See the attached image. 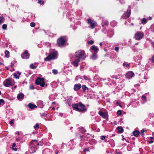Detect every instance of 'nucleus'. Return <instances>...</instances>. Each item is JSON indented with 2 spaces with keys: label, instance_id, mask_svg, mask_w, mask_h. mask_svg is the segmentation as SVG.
Listing matches in <instances>:
<instances>
[{
  "label": "nucleus",
  "instance_id": "f257e3e1",
  "mask_svg": "<svg viewBox=\"0 0 154 154\" xmlns=\"http://www.w3.org/2000/svg\"><path fill=\"white\" fill-rule=\"evenodd\" d=\"M38 145L37 141L36 140H32L30 143L29 144V152L31 153L34 152L36 149V146Z\"/></svg>",
  "mask_w": 154,
  "mask_h": 154
},
{
  "label": "nucleus",
  "instance_id": "f03ea898",
  "mask_svg": "<svg viewBox=\"0 0 154 154\" xmlns=\"http://www.w3.org/2000/svg\"><path fill=\"white\" fill-rule=\"evenodd\" d=\"M75 57L80 59H85L86 56L85 51L82 50H79L76 51L75 53Z\"/></svg>",
  "mask_w": 154,
  "mask_h": 154
},
{
  "label": "nucleus",
  "instance_id": "7ed1b4c3",
  "mask_svg": "<svg viewBox=\"0 0 154 154\" xmlns=\"http://www.w3.org/2000/svg\"><path fill=\"white\" fill-rule=\"evenodd\" d=\"M73 108L79 111H82L86 110L85 106L81 103L73 104L72 105Z\"/></svg>",
  "mask_w": 154,
  "mask_h": 154
},
{
  "label": "nucleus",
  "instance_id": "20e7f679",
  "mask_svg": "<svg viewBox=\"0 0 154 154\" xmlns=\"http://www.w3.org/2000/svg\"><path fill=\"white\" fill-rule=\"evenodd\" d=\"M57 52L53 50L52 53H50L49 55L45 58V61H49L57 58Z\"/></svg>",
  "mask_w": 154,
  "mask_h": 154
},
{
  "label": "nucleus",
  "instance_id": "39448f33",
  "mask_svg": "<svg viewBox=\"0 0 154 154\" xmlns=\"http://www.w3.org/2000/svg\"><path fill=\"white\" fill-rule=\"evenodd\" d=\"M3 83L5 86L8 87L14 85L15 84V82L13 79L10 78L5 80Z\"/></svg>",
  "mask_w": 154,
  "mask_h": 154
},
{
  "label": "nucleus",
  "instance_id": "423d86ee",
  "mask_svg": "<svg viewBox=\"0 0 154 154\" xmlns=\"http://www.w3.org/2000/svg\"><path fill=\"white\" fill-rule=\"evenodd\" d=\"M35 83L37 85H39L42 87H44L45 85L44 79L43 78L38 77L35 81Z\"/></svg>",
  "mask_w": 154,
  "mask_h": 154
},
{
  "label": "nucleus",
  "instance_id": "0eeeda50",
  "mask_svg": "<svg viewBox=\"0 0 154 154\" xmlns=\"http://www.w3.org/2000/svg\"><path fill=\"white\" fill-rule=\"evenodd\" d=\"M65 42V40L63 37L60 38L57 40V44L60 47L63 46Z\"/></svg>",
  "mask_w": 154,
  "mask_h": 154
},
{
  "label": "nucleus",
  "instance_id": "6e6552de",
  "mask_svg": "<svg viewBox=\"0 0 154 154\" xmlns=\"http://www.w3.org/2000/svg\"><path fill=\"white\" fill-rule=\"evenodd\" d=\"M143 32H138L135 34V39L140 40L143 38Z\"/></svg>",
  "mask_w": 154,
  "mask_h": 154
},
{
  "label": "nucleus",
  "instance_id": "1a4fd4ad",
  "mask_svg": "<svg viewBox=\"0 0 154 154\" xmlns=\"http://www.w3.org/2000/svg\"><path fill=\"white\" fill-rule=\"evenodd\" d=\"M87 20L88 21V23L90 25L92 29L94 28L97 24L96 23L91 19H88Z\"/></svg>",
  "mask_w": 154,
  "mask_h": 154
},
{
  "label": "nucleus",
  "instance_id": "9d476101",
  "mask_svg": "<svg viewBox=\"0 0 154 154\" xmlns=\"http://www.w3.org/2000/svg\"><path fill=\"white\" fill-rule=\"evenodd\" d=\"M134 75V73L132 71H129L128 72L126 75V77L128 79L131 78Z\"/></svg>",
  "mask_w": 154,
  "mask_h": 154
},
{
  "label": "nucleus",
  "instance_id": "9b49d317",
  "mask_svg": "<svg viewBox=\"0 0 154 154\" xmlns=\"http://www.w3.org/2000/svg\"><path fill=\"white\" fill-rule=\"evenodd\" d=\"M29 57V54L28 53L27 51H25L23 54L21 55V57L23 59H28Z\"/></svg>",
  "mask_w": 154,
  "mask_h": 154
},
{
  "label": "nucleus",
  "instance_id": "f8f14e48",
  "mask_svg": "<svg viewBox=\"0 0 154 154\" xmlns=\"http://www.w3.org/2000/svg\"><path fill=\"white\" fill-rule=\"evenodd\" d=\"M80 59L76 57L75 60L71 63L72 64L75 66L77 67L79 65L78 63L80 61Z\"/></svg>",
  "mask_w": 154,
  "mask_h": 154
},
{
  "label": "nucleus",
  "instance_id": "ddd939ff",
  "mask_svg": "<svg viewBox=\"0 0 154 154\" xmlns=\"http://www.w3.org/2000/svg\"><path fill=\"white\" fill-rule=\"evenodd\" d=\"M98 113L101 116L104 118H106L108 116V114L106 112H104L101 111H99Z\"/></svg>",
  "mask_w": 154,
  "mask_h": 154
},
{
  "label": "nucleus",
  "instance_id": "4468645a",
  "mask_svg": "<svg viewBox=\"0 0 154 154\" xmlns=\"http://www.w3.org/2000/svg\"><path fill=\"white\" fill-rule=\"evenodd\" d=\"M81 87V85L80 84H76L75 85L74 87V90L75 91L78 90Z\"/></svg>",
  "mask_w": 154,
  "mask_h": 154
},
{
  "label": "nucleus",
  "instance_id": "2eb2a0df",
  "mask_svg": "<svg viewBox=\"0 0 154 154\" xmlns=\"http://www.w3.org/2000/svg\"><path fill=\"white\" fill-rule=\"evenodd\" d=\"M24 97V94L22 93H21L18 94V95L17 96V98L19 100H21Z\"/></svg>",
  "mask_w": 154,
  "mask_h": 154
},
{
  "label": "nucleus",
  "instance_id": "dca6fc26",
  "mask_svg": "<svg viewBox=\"0 0 154 154\" xmlns=\"http://www.w3.org/2000/svg\"><path fill=\"white\" fill-rule=\"evenodd\" d=\"M21 74V73L18 71L16 73H14V76L16 79H19V76Z\"/></svg>",
  "mask_w": 154,
  "mask_h": 154
},
{
  "label": "nucleus",
  "instance_id": "f3484780",
  "mask_svg": "<svg viewBox=\"0 0 154 154\" xmlns=\"http://www.w3.org/2000/svg\"><path fill=\"white\" fill-rule=\"evenodd\" d=\"M91 49L94 52L98 51V48L95 45L92 46L91 47Z\"/></svg>",
  "mask_w": 154,
  "mask_h": 154
},
{
  "label": "nucleus",
  "instance_id": "a211bd4d",
  "mask_svg": "<svg viewBox=\"0 0 154 154\" xmlns=\"http://www.w3.org/2000/svg\"><path fill=\"white\" fill-rule=\"evenodd\" d=\"M28 106L29 107L30 109H33L37 107V106L35 105H34L30 103L29 104Z\"/></svg>",
  "mask_w": 154,
  "mask_h": 154
},
{
  "label": "nucleus",
  "instance_id": "6ab92c4d",
  "mask_svg": "<svg viewBox=\"0 0 154 154\" xmlns=\"http://www.w3.org/2000/svg\"><path fill=\"white\" fill-rule=\"evenodd\" d=\"M117 129L118 130V131L119 133H122L123 131V129L122 127H118L117 128Z\"/></svg>",
  "mask_w": 154,
  "mask_h": 154
},
{
  "label": "nucleus",
  "instance_id": "aec40b11",
  "mask_svg": "<svg viewBox=\"0 0 154 154\" xmlns=\"http://www.w3.org/2000/svg\"><path fill=\"white\" fill-rule=\"evenodd\" d=\"M5 57L7 58H9L10 56V53L8 51L6 50L5 52Z\"/></svg>",
  "mask_w": 154,
  "mask_h": 154
},
{
  "label": "nucleus",
  "instance_id": "412c9836",
  "mask_svg": "<svg viewBox=\"0 0 154 154\" xmlns=\"http://www.w3.org/2000/svg\"><path fill=\"white\" fill-rule=\"evenodd\" d=\"M131 13V10H128L127 11L126 13V17H128L130 16Z\"/></svg>",
  "mask_w": 154,
  "mask_h": 154
},
{
  "label": "nucleus",
  "instance_id": "4be33fe9",
  "mask_svg": "<svg viewBox=\"0 0 154 154\" xmlns=\"http://www.w3.org/2000/svg\"><path fill=\"white\" fill-rule=\"evenodd\" d=\"M97 57V55L95 54H93L91 56V58L93 60H95Z\"/></svg>",
  "mask_w": 154,
  "mask_h": 154
},
{
  "label": "nucleus",
  "instance_id": "5701e85b",
  "mask_svg": "<svg viewBox=\"0 0 154 154\" xmlns=\"http://www.w3.org/2000/svg\"><path fill=\"white\" fill-rule=\"evenodd\" d=\"M123 65L124 66L128 67L129 66V64L128 63L125 62L123 63Z\"/></svg>",
  "mask_w": 154,
  "mask_h": 154
},
{
  "label": "nucleus",
  "instance_id": "b1692460",
  "mask_svg": "<svg viewBox=\"0 0 154 154\" xmlns=\"http://www.w3.org/2000/svg\"><path fill=\"white\" fill-rule=\"evenodd\" d=\"M5 19L3 17H0V24L3 23Z\"/></svg>",
  "mask_w": 154,
  "mask_h": 154
},
{
  "label": "nucleus",
  "instance_id": "393cba45",
  "mask_svg": "<svg viewBox=\"0 0 154 154\" xmlns=\"http://www.w3.org/2000/svg\"><path fill=\"white\" fill-rule=\"evenodd\" d=\"M147 22V20L145 18H143L142 20V23L143 24H145Z\"/></svg>",
  "mask_w": 154,
  "mask_h": 154
},
{
  "label": "nucleus",
  "instance_id": "a878e982",
  "mask_svg": "<svg viewBox=\"0 0 154 154\" xmlns=\"http://www.w3.org/2000/svg\"><path fill=\"white\" fill-rule=\"evenodd\" d=\"M140 134V132L138 131L135 130V137H137Z\"/></svg>",
  "mask_w": 154,
  "mask_h": 154
},
{
  "label": "nucleus",
  "instance_id": "bb28decb",
  "mask_svg": "<svg viewBox=\"0 0 154 154\" xmlns=\"http://www.w3.org/2000/svg\"><path fill=\"white\" fill-rule=\"evenodd\" d=\"M30 67L32 69H35L36 68V66H34L33 64H31L30 65Z\"/></svg>",
  "mask_w": 154,
  "mask_h": 154
},
{
  "label": "nucleus",
  "instance_id": "cd10ccee",
  "mask_svg": "<svg viewBox=\"0 0 154 154\" xmlns=\"http://www.w3.org/2000/svg\"><path fill=\"white\" fill-rule=\"evenodd\" d=\"M146 131V129H143L141 131V134L143 136L144 134V132L145 131Z\"/></svg>",
  "mask_w": 154,
  "mask_h": 154
},
{
  "label": "nucleus",
  "instance_id": "c85d7f7f",
  "mask_svg": "<svg viewBox=\"0 0 154 154\" xmlns=\"http://www.w3.org/2000/svg\"><path fill=\"white\" fill-rule=\"evenodd\" d=\"M82 88L84 91H85L86 88H87L85 86V85H83L82 86Z\"/></svg>",
  "mask_w": 154,
  "mask_h": 154
},
{
  "label": "nucleus",
  "instance_id": "c756f323",
  "mask_svg": "<svg viewBox=\"0 0 154 154\" xmlns=\"http://www.w3.org/2000/svg\"><path fill=\"white\" fill-rule=\"evenodd\" d=\"M7 25L5 24H3L2 26V28L4 29H6L7 28Z\"/></svg>",
  "mask_w": 154,
  "mask_h": 154
},
{
  "label": "nucleus",
  "instance_id": "7c9ffc66",
  "mask_svg": "<svg viewBox=\"0 0 154 154\" xmlns=\"http://www.w3.org/2000/svg\"><path fill=\"white\" fill-rule=\"evenodd\" d=\"M88 43L91 45H92L94 43V41L92 40H90L88 42Z\"/></svg>",
  "mask_w": 154,
  "mask_h": 154
},
{
  "label": "nucleus",
  "instance_id": "2f4dec72",
  "mask_svg": "<svg viewBox=\"0 0 154 154\" xmlns=\"http://www.w3.org/2000/svg\"><path fill=\"white\" fill-rule=\"evenodd\" d=\"M35 23L34 22H32L30 23V26L32 27H33L35 26Z\"/></svg>",
  "mask_w": 154,
  "mask_h": 154
},
{
  "label": "nucleus",
  "instance_id": "473e14b6",
  "mask_svg": "<svg viewBox=\"0 0 154 154\" xmlns=\"http://www.w3.org/2000/svg\"><path fill=\"white\" fill-rule=\"evenodd\" d=\"M5 103L4 100L2 99H0V105H1L2 103L3 104Z\"/></svg>",
  "mask_w": 154,
  "mask_h": 154
},
{
  "label": "nucleus",
  "instance_id": "72a5a7b5",
  "mask_svg": "<svg viewBox=\"0 0 154 154\" xmlns=\"http://www.w3.org/2000/svg\"><path fill=\"white\" fill-rule=\"evenodd\" d=\"M39 127V125L38 124H36L34 126V128L35 129H37V128H38Z\"/></svg>",
  "mask_w": 154,
  "mask_h": 154
},
{
  "label": "nucleus",
  "instance_id": "f704fd0d",
  "mask_svg": "<svg viewBox=\"0 0 154 154\" xmlns=\"http://www.w3.org/2000/svg\"><path fill=\"white\" fill-rule=\"evenodd\" d=\"M142 98L143 100H144V101H146V96H143Z\"/></svg>",
  "mask_w": 154,
  "mask_h": 154
},
{
  "label": "nucleus",
  "instance_id": "c9c22d12",
  "mask_svg": "<svg viewBox=\"0 0 154 154\" xmlns=\"http://www.w3.org/2000/svg\"><path fill=\"white\" fill-rule=\"evenodd\" d=\"M53 73L55 74H57V70L54 69L52 70Z\"/></svg>",
  "mask_w": 154,
  "mask_h": 154
},
{
  "label": "nucleus",
  "instance_id": "e433bc0d",
  "mask_svg": "<svg viewBox=\"0 0 154 154\" xmlns=\"http://www.w3.org/2000/svg\"><path fill=\"white\" fill-rule=\"evenodd\" d=\"M83 77L85 80H89V79L85 75H84L83 76Z\"/></svg>",
  "mask_w": 154,
  "mask_h": 154
},
{
  "label": "nucleus",
  "instance_id": "4c0bfd02",
  "mask_svg": "<svg viewBox=\"0 0 154 154\" xmlns=\"http://www.w3.org/2000/svg\"><path fill=\"white\" fill-rule=\"evenodd\" d=\"M117 113L119 115H121L122 114L121 111L120 110H119L117 112Z\"/></svg>",
  "mask_w": 154,
  "mask_h": 154
},
{
  "label": "nucleus",
  "instance_id": "58836bf2",
  "mask_svg": "<svg viewBox=\"0 0 154 154\" xmlns=\"http://www.w3.org/2000/svg\"><path fill=\"white\" fill-rule=\"evenodd\" d=\"M14 119L12 120L10 122V124H13L14 123Z\"/></svg>",
  "mask_w": 154,
  "mask_h": 154
},
{
  "label": "nucleus",
  "instance_id": "ea45409f",
  "mask_svg": "<svg viewBox=\"0 0 154 154\" xmlns=\"http://www.w3.org/2000/svg\"><path fill=\"white\" fill-rule=\"evenodd\" d=\"M115 49L116 51H118L119 50V48L118 47H116L115 48Z\"/></svg>",
  "mask_w": 154,
  "mask_h": 154
},
{
  "label": "nucleus",
  "instance_id": "a19ab883",
  "mask_svg": "<svg viewBox=\"0 0 154 154\" xmlns=\"http://www.w3.org/2000/svg\"><path fill=\"white\" fill-rule=\"evenodd\" d=\"M30 88L32 90L34 89V87L32 85H30Z\"/></svg>",
  "mask_w": 154,
  "mask_h": 154
},
{
  "label": "nucleus",
  "instance_id": "79ce46f5",
  "mask_svg": "<svg viewBox=\"0 0 154 154\" xmlns=\"http://www.w3.org/2000/svg\"><path fill=\"white\" fill-rule=\"evenodd\" d=\"M105 139V137L104 136H103L101 137V139L102 140H103Z\"/></svg>",
  "mask_w": 154,
  "mask_h": 154
},
{
  "label": "nucleus",
  "instance_id": "37998d69",
  "mask_svg": "<svg viewBox=\"0 0 154 154\" xmlns=\"http://www.w3.org/2000/svg\"><path fill=\"white\" fill-rule=\"evenodd\" d=\"M12 149L15 151H17V149L16 148H12Z\"/></svg>",
  "mask_w": 154,
  "mask_h": 154
},
{
  "label": "nucleus",
  "instance_id": "c03bdc74",
  "mask_svg": "<svg viewBox=\"0 0 154 154\" xmlns=\"http://www.w3.org/2000/svg\"><path fill=\"white\" fill-rule=\"evenodd\" d=\"M16 146V144L15 143H14L12 145V148H14Z\"/></svg>",
  "mask_w": 154,
  "mask_h": 154
},
{
  "label": "nucleus",
  "instance_id": "a18cd8bd",
  "mask_svg": "<svg viewBox=\"0 0 154 154\" xmlns=\"http://www.w3.org/2000/svg\"><path fill=\"white\" fill-rule=\"evenodd\" d=\"M152 62H154V56L152 57Z\"/></svg>",
  "mask_w": 154,
  "mask_h": 154
},
{
  "label": "nucleus",
  "instance_id": "49530a36",
  "mask_svg": "<svg viewBox=\"0 0 154 154\" xmlns=\"http://www.w3.org/2000/svg\"><path fill=\"white\" fill-rule=\"evenodd\" d=\"M41 2H42V1L39 0L38 1V3H39V4H41Z\"/></svg>",
  "mask_w": 154,
  "mask_h": 154
},
{
  "label": "nucleus",
  "instance_id": "de8ad7c7",
  "mask_svg": "<svg viewBox=\"0 0 154 154\" xmlns=\"http://www.w3.org/2000/svg\"><path fill=\"white\" fill-rule=\"evenodd\" d=\"M153 142V141H152V140H151L150 141H149V143H152Z\"/></svg>",
  "mask_w": 154,
  "mask_h": 154
},
{
  "label": "nucleus",
  "instance_id": "09e8293b",
  "mask_svg": "<svg viewBox=\"0 0 154 154\" xmlns=\"http://www.w3.org/2000/svg\"><path fill=\"white\" fill-rule=\"evenodd\" d=\"M102 45H103V44H102V42H100V46H101Z\"/></svg>",
  "mask_w": 154,
  "mask_h": 154
},
{
  "label": "nucleus",
  "instance_id": "8fccbe9b",
  "mask_svg": "<svg viewBox=\"0 0 154 154\" xmlns=\"http://www.w3.org/2000/svg\"><path fill=\"white\" fill-rule=\"evenodd\" d=\"M152 45L153 46V48L154 49V42L152 43Z\"/></svg>",
  "mask_w": 154,
  "mask_h": 154
},
{
  "label": "nucleus",
  "instance_id": "3c124183",
  "mask_svg": "<svg viewBox=\"0 0 154 154\" xmlns=\"http://www.w3.org/2000/svg\"><path fill=\"white\" fill-rule=\"evenodd\" d=\"M126 140V139H125V138H124V137L123 136H122V140Z\"/></svg>",
  "mask_w": 154,
  "mask_h": 154
},
{
  "label": "nucleus",
  "instance_id": "603ef678",
  "mask_svg": "<svg viewBox=\"0 0 154 154\" xmlns=\"http://www.w3.org/2000/svg\"><path fill=\"white\" fill-rule=\"evenodd\" d=\"M84 150H85V151H89V149H84Z\"/></svg>",
  "mask_w": 154,
  "mask_h": 154
},
{
  "label": "nucleus",
  "instance_id": "864d4df0",
  "mask_svg": "<svg viewBox=\"0 0 154 154\" xmlns=\"http://www.w3.org/2000/svg\"><path fill=\"white\" fill-rule=\"evenodd\" d=\"M133 134L135 135V131H134L133 132Z\"/></svg>",
  "mask_w": 154,
  "mask_h": 154
},
{
  "label": "nucleus",
  "instance_id": "5fc2aeb1",
  "mask_svg": "<svg viewBox=\"0 0 154 154\" xmlns=\"http://www.w3.org/2000/svg\"><path fill=\"white\" fill-rule=\"evenodd\" d=\"M19 140V139L18 138L17 139V141H18Z\"/></svg>",
  "mask_w": 154,
  "mask_h": 154
},
{
  "label": "nucleus",
  "instance_id": "6e6d98bb",
  "mask_svg": "<svg viewBox=\"0 0 154 154\" xmlns=\"http://www.w3.org/2000/svg\"><path fill=\"white\" fill-rule=\"evenodd\" d=\"M13 64H12V63H11V67H12L13 66Z\"/></svg>",
  "mask_w": 154,
  "mask_h": 154
},
{
  "label": "nucleus",
  "instance_id": "4d7b16f0",
  "mask_svg": "<svg viewBox=\"0 0 154 154\" xmlns=\"http://www.w3.org/2000/svg\"><path fill=\"white\" fill-rule=\"evenodd\" d=\"M2 63H0V65H2Z\"/></svg>",
  "mask_w": 154,
  "mask_h": 154
},
{
  "label": "nucleus",
  "instance_id": "13d9d810",
  "mask_svg": "<svg viewBox=\"0 0 154 154\" xmlns=\"http://www.w3.org/2000/svg\"><path fill=\"white\" fill-rule=\"evenodd\" d=\"M17 134H19V132H17Z\"/></svg>",
  "mask_w": 154,
  "mask_h": 154
},
{
  "label": "nucleus",
  "instance_id": "bf43d9fd",
  "mask_svg": "<svg viewBox=\"0 0 154 154\" xmlns=\"http://www.w3.org/2000/svg\"><path fill=\"white\" fill-rule=\"evenodd\" d=\"M151 139H152L153 138L152 137H150Z\"/></svg>",
  "mask_w": 154,
  "mask_h": 154
},
{
  "label": "nucleus",
  "instance_id": "052dcab7",
  "mask_svg": "<svg viewBox=\"0 0 154 154\" xmlns=\"http://www.w3.org/2000/svg\"><path fill=\"white\" fill-rule=\"evenodd\" d=\"M1 91H0V95H1Z\"/></svg>",
  "mask_w": 154,
  "mask_h": 154
},
{
  "label": "nucleus",
  "instance_id": "680f3d73",
  "mask_svg": "<svg viewBox=\"0 0 154 154\" xmlns=\"http://www.w3.org/2000/svg\"><path fill=\"white\" fill-rule=\"evenodd\" d=\"M44 2H42V4H44Z\"/></svg>",
  "mask_w": 154,
  "mask_h": 154
},
{
  "label": "nucleus",
  "instance_id": "e2e57ef3",
  "mask_svg": "<svg viewBox=\"0 0 154 154\" xmlns=\"http://www.w3.org/2000/svg\"><path fill=\"white\" fill-rule=\"evenodd\" d=\"M131 24L133 25H134V24L133 23H132Z\"/></svg>",
  "mask_w": 154,
  "mask_h": 154
},
{
  "label": "nucleus",
  "instance_id": "0e129e2a",
  "mask_svg": "<svg viewBox=\"0 0 154 154\" xmlns=\"http://www.w3.org/2000/svg\"><path fill=\"white\" fill-rule=\"evenodd\" d=\"M119 154H121V153H119Z\"/></svg>",
  "mask_w": 154,
  "mask_h": 154
}]
</instances>
